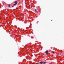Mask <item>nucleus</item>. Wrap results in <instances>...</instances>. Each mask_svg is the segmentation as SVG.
<instances>
[{"label":"nucleus","mask_w":64,"mask_h":64,"mask_svg":"<svg viewBox=\"0 0 64 64\" xmlns=\"http://www.w3.org/2000/svg\"><path fill=\"white\" fill-rule=\"evenodd\" d=\"M14 3H15V4H13V6H16L17 4V1H16Z\"/></svg>","instance_id":"obj_1"},{"label":"nucleus","mask_w":64,"mask_h":64,"mask_svg":"<svg viewBox=\"0 0 64 64\" xmlns=\"http://www.w3.org/2000/svg\"><path fill=\"white\" fill-rule=\"evenodd\" d=\"M43 62L42 61L39 63V64H43Z\"/></svg>","instance_id":"obj_2"},{"label":"nucleus","mask_w":64,"mask_h":64,"mask_svg":"<svg viewBox=\"0 0 64 64\" xmlns=\"http://www.w3.org/2000/svg\"><path fill=\"white\" fill-rule=\"evenodd\" d=\"M48 51L47 50V51H46V53H48Z\"/></svg>","instance_id":"obj_3"},{"label":"nucleus","mask_w":64,"mask_h":64,"mask_svg":"<svg viewBox=\"0 0 64 64\" xmlns=\"http://www.w3.org/2000/svg\"><path fill=\"white\" fill-rule=\"evenodd\" d=\"M43 64H45V63H46V62H43Z\"/></svg>","instance_id":"obj_4"},{"label":"nucleus","mask_w":64,"mask_h":64,"mask_svg":"<svg viewBox=\"0 0 64 64\" xmlns=\"http://www.w3.org/2000/svg\"><path fill=\"white\" fill-rule=\"evenodd\" d=\"M8 6V7H10V4H9Z\"/></svg>","instance_id":"obj_5"},{"label":"nucleus","mask_w":64,"mask_h":64,"mask_svg":"<svg viewBox=\"0 0 64 64\" xmlns=\"http://www.w3.org/2000/svg\"><path fill=\"white\" fill-rule=\"evenodd\" d=\"M35 11L36 12H37V10H36V9H35Z\"/></svg>","instance_id":"obj_6"},{"label":"nucleus","mask_w":64,"mask_h":64,"mask_svg":"<svg viewBox=\"0 0 64 64\" xmlns=\"http://www.w3.org/2000/svg\"><path fill=\"white\" fill-rule=\"evenodd\" d=\"M36 64H39V63L38 62V63H36Z\"/></svg>","instance_id":"obj_7"},{"label":"nucleus","mask_w":64,"mask_h":64,"mask_svg":"<svg viewBox=\"0 0 64 64\" xmlns=\"http://www.w3.org/2000/svg\"><path fill=\"white\" fill-rule=\"evenodd\" d=\"M46 55H48V53H46Z\"/></svg>","instance_id":"obj_8"},{"label":"nucleus","mask_w":64,"mask_h":64,"mask_svg":"<svg viewBox=\"0 0 64 64\" xmlns=\"http://www.w3.org/2000/svg\"><path fill=\"white\" fill-rule=\"evenodd\" d=\"M52 52L53 53H54V51H52Z\"/></svg>","instance_id":"obj_9"},{"label":"nucleus","mask_w":64,"mask_h":64,"mask_svg":"<svg viewBox=\"0 0 64 64\" xmlns=\"http://www.w3.org/2000/svg\"><path fill=\"white\" fill-rule=\"evenodd\" d=\"M31 38H33V37H32V36L31 37Z\"/></svg>","instance_id":"obj_10"},{"label":"nucleus","mask_w":64,"mask_h":64,"mask_svg":"<svg viewBox=\"0 0 64 64\" xmlns=\"http://www.w3.org/2000/svg\"><path fill=\"white\" fill-rule=\"evenodd\" d=\"M14 7V6H12V7Z\"/></svg>","instance_id":"obj_11"},{"label":"nucleus","mask_w":64,"mask_h":64,"mask_svg":"<svg viewBox=\"0 0 64 64\" xmlns=\"http://www.w3.org/2000/svg\"><path fill=\"white\" fill-rule=\"evenodd\" d=\"M2 4H3V5H4V3H3Z\"/></svg>","instance_id":"obj_12"}]
</instances>
